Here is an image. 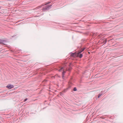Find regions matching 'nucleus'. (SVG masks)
Listing matches in <instances>:
<instances>
[{
  "label": "nucleus",
  "instance_id": "1",
  "mask_svg": "<svg viewBox=\"0 0 123 123\" xmlns=\"http://www.w3.org/2000/svg\"><path fill=\"white\" fill-rule=\"evenodd\" d=\"M52 6V5H51L50 6L48 5L46 6H45V7H44L42 9V11H43L48 10L50 8V7Z\"/></svg>",
  "mask_w": 123,
  "mask_h": 123
},
{
  "label": "nucleus",
  "instance_id": "2",
  "mask_svg": "<svg viewBox=\"0 0 123 123\" xmlns=\"http://www.w3.org/2000/svg\"><path fill=\"white\" fill-rule=\"evenodd\" d=\"M50 2H49L48 3H46L45 4H42L41 5L37 7H36V8H35L33 9L34 10H35L36 9H38L40 8H41L42 6L46 5L47 4H50Z\"/></svg>",
  "mask_w": 123,
  "mask_h": 123
},
{
  "label": "nucleus",
  "instance_id": "3",
  "mask_svg": "<svg viewBox=\"0 0 123 123\" xmlns=\"http://www.w3.org/2000/svg\"><path fill=\"white\" fill-rule=\"evenodd\" d=\"M81 53V52H80L78 51L77 54V56L80 58H82L83 56V55Z\"/></svg>",
  "mask_w": 123,
  "mask_h": 123
},
{
  "label": "nucleus",
  "instance_id": "4",
  "mask_svg": "<svg viewBox=\"0 0 123 123\" xmlns=\"http://www.w3.org/2000/svg\"><path fill=\"white\" fill-rule=\"evenodd\" d=\"M14 86L13 85L10 84L6 86V87L10 89L14 87Z\"/></svg>",
  "mask_w": 123,
  "mask_h": 123
},
{
  "label": "nucleus",
  "instance_id": "5",
  "mask_svg": "<svg viewBox=\"0 0 123 123\" xmlns=\"http://www.w3.org/2000/svg\"><path fill=\"white\" fill-rule=\"evenodd\" d=\"M70 87H69L68 88H67L66 89H64L62 91V92L63 93H65L67 91L68 89Z\"/></svg>",
  "mask_w": 123,
  "mask_h": 123
},
{
  "label": "nucleus",
  "instance_id": "6",
  "mask_svg": "<svg viewBox=\"0 0 123 123\" xmlns=\"http://www.w3.org/2000/svg\"><path fill=\"white\" fill-rule=\"evenodd\" d=\"M86 48L84 47L83 48H81V49L79 51L80 52H82L83 51H84L85 49H86Z\"/></svg>",
  "mask_w": 123,
  "mask_h": 123
},
{
  "label": "nucleus",
  "instance_id": "7",
  "mask_svg": "<svg viewBox=\"0 0 123 123\" xmlns=\"http://www.w3.org/2000/svg\"><path fill=\"white\" fill-rule=\"evenodd\" d=\"M85 40V39H82L81 40V42L80 43L81 45H82L83 44V43L84 42Z\"/></svg>",
  "mask_w": 123,
  "mask_h": 123
},
{
  "label": "nucleus",
  "instance_id": "8",
  "mask_svg": "<svg viewBox=\"0 0 123 123\" xmlns=\"http://www.w3.org/2000/svg\"><path fill=\"white\" fill-rule=\"evenodd\" d=\"M71 53V55L73 57H74L75 56V53H72L71 52L70 53Z\"/></svg>",
  "mask_w": 123,
  "mask_h": 123
},
{
  "label": "nucleus",
  "instance_id": "9",
  "mask_svg": "<svg viewBox=\"0 0 123 123\" xmlns=\"http://www.w3.org/2000/svg\"><path fill=\"white\" fill-rule=\"evenodd\" d=\"M102 93H100L98 95V99L102 95Z\"/></svg>",
  "mask_w": 123,
  "mask_h": 123
},
{
  "label": "nucleus",
  "instance_id": "10",
  "mask_svg": "<svg viewBox=\"0 0 123 123\" xmlns=\"http://www.w3.org/2000/svg\"><path fill=\"white\" fill-rule=\"evenodd\" d=\"M107 41L106 39H105V40H104L103 41V43H104V44H105L107 42Z\"/></svg>",
  "mask_w": 123,
  "mask_h": 123
},
{
  "label": "nucleus",
  "instance_id": "11",
  "mask_svg": "<svg viewBox=\"0 0 123 123\" xmlns=\"http://www.w3.org/2000/svg\"><path fill=\"white\" fill-rule=\"evenodd\" d=\"M48 81V80H45L43 81V82L44 84H45Z\"/></svg>",
  "mask_w": 123,
  "mask_h": 123
},
{
  "label": "nucleus",
  "instance_id": "12",
  "mask_svg": "<svg viewBox=\"0 0 123 123\" xmlns=\"http://www.w3.org/2000/svg\"><path fill=\"white\" fill-rule=\"evenodd\" d=\"M77 90V89L76 87H74L73 89V91H76Z\"/></svg>",
  "mask_w": 123,
  "mask_h": 123
},
{
  "label": "nucleus",
  "instance_id": "13",
  "mask_svg": "<svg viewBox=\"0 0 123 123\" xmlns=\"http://www.w3.org/2000/svg\"><path fill=\"white\" fill-rule=\"evenodd\" d=\"M66 72L65 71H64V70H63L62 73V75H64L65 74Z\"/></svg>",
  "mask_w": 123,
  "mask_h": 123
},
{
  "label": "nucleus",
  "instance_id": "14",
  "mask_svg": "<svg viewBox=\"0 0 123 123\" xmlns=\"http://www.w3.org/2000/svg\"><path fill=\"white\" fill-rule=\"evenodd\" d=\"M63 67L61 68L59 70V71L60 72L62 70H63Z\"/></svg>",
  "mask_w": 123,
  "mask_h": 123
},
{
  "label": "nucleus",
  "instance_id": "15",
  "mask_svg": "<svg viewBox=\"0 0 123 123\" xmlns=\"http://www.w3.org/2000/svg\"><path fill=\"white\" fill-rule=\"evenodd\" d=\"M4 42V41L0 39V43H3Z\"/></svg>",
  "mask_w": 123,
  "mask_h": 123
},
{
  "label": "nucleus",
  "instance_id": "16",
  "mask_svg": "<svg viewBox=\"0 0 123 123\" xmlns=\"http://www.w3.org/2000/svg\"><path fill=\"white\" fill-rule=\"evenodd\" d=\"M27 99H28L27 98H26L25 99H24V102H25V101H26Z\"/></svg>",
  "mask_w": 123,
  "mask_h": 123
},
{
  "label": "nucleus",
  "instance_id": "17",
  "mask_svg": "<svg viewBox=\"0 0 123 123\" xmlns=\"http://www.w3.org/2000/svg\"><path fill=\"white\" fill-rule=\"evenodd\" d=\"M62 75V78L63 79H64V75Z\"/></svg>",
  "mask_w": 123,
  "mask_h": 123
},
{
  "label": "nucleus",
  "instance_id": "18",
  "mask_svg": "<svg viewBox=\"0 0 123 123\" xmlns=\"http://www.w3.org/2000/svg\"><path fill=\"white\" fill-rule=\"evenodd\" d=\"M14 37V36H12V37Z\"/></svg>",
  "mask_w": 123,
  "mask_h": 123
},
{
  "label": "nucleus",
  "instance_id": "19",
  "mask_svg": "<svg viewBox=\"0 0 123 123\" xmlns=\"http://www.w3.org/2000/svg\"><path fill=\"white\" fill-rule=\"evenodd\" d=\"M38 17L37 16H35V17Z\"/></svg>",
  "mask_w": 123,
  "mask_h": 123
},
{
  "label": "nucleus",
  "instance_id": "20",
  "mask_svg": "<svg viewBox=\"0 0 123 123\" xmlns=\"http://www.w3.org/2000/svg\"><path fill=\"white\" fill-rule=\"evenodd\" d=\"M89 53H90V52H89Z\"/></svg>",
  "mask_w": 123,
  "mask_h": 123
}]
</instances>
